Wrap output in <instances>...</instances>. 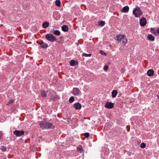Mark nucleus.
<instances>
[{
    "label": "nucleus",
    "mask_w": 159,
    "mask_h": 159,
    "mask_svg": "<svg viewBox=\"0 0 159 159\" xmlns=\"http://www.w3.org/2000/svg\"><path fill=\"white\" fill-rule=\"evenodd\" d=\"M10 104V100H9L8 102V103L7 104V105H8L9 104Z\"/></svg>",
    "instance_id": "obj_31"
},
{
    "label": "nucleus",
    "mask_w": 159,
    "mask_h": 159,
    "mask_svg": "<svg viewBox=\"0 0 159 159\" xmlns=\"http://www.w3.org/2000/svg\"><path fill=\"white\" fill-rule=\"evenodd\" d=\"M77 149L78 151H80V152H81L82 151V148L81 145H79L77 147Z\"/></svg>",
    "instance_id": "obj_21"
},
{
    "label": "nucleus",
    "mask_w": 159,
    "mask_h": 159,
    "mask_svg": "<svg viewBox=\"0 0 159 159\" xmlns=\"http://www.w3.org/2000/svg\"><path fill=\"white\" fill-rule=\"evenodd\" d=\"M73 107L76 110H79L81 108V104L79 102H76L74 104Z\"/></svg>",
    "instance_id": "obj_9"
},
{
    "label": "nucleus",
    "mask_w": 159,
    "mask_h": 159,
    "mask_svg": "<svg viewBox=\"0 0 159 159\" xmlns=\"http://www.w3.org/2000/svg\"><path fill=\"white\" fill-rule=\"evenodd\" d=\"M74 100V97L71 96V97L69 99V102L71 103L73 102Z\"/></svg>",
    "instance_id": "obj_23"
},
{
    "label": "nucleus",
    "mask_w": 159,
    "mask_h": 159,
    "mask_svg": "<svg viewBox=\"0 0 159 159\" xmlns=\"http://www.w3.org/2000/svg\"><path fill=\"white\" fill-rule=\"evenodd\" d=\"M147 38L148 39L151 41H153L154 40L155 38L154 37L152 34H149Z\"/></svg>",
    "instance_id": "obj_15"
},
{
    "label": "nucleus",
    "mask_w": 159,
    "mask_h": 159,
    "mask_svg": "<svg viewBox=\"0 0 159 159\" xmlns=\"http://www.w3.org/2000/svg\"><path fill=\"white\" fill-rule=\"evenodd\" d=\"M40 125L41 128L43 129H48L54 128L55 127V126L52 123L45 120H42L40 121Z\"/></svg>",
    "instance_id": "obj_1"
},
{
    "label": "nucleus",
    "mask_w": 159,
    "mask_h": 159,
    "mask_svg": "<svg viewBox=\"0 0 159 159\" xmlns=\"http://www.w3.org/2000/svg\"><path fill=\"white\" fill-rule=\"evenodd\" d=\"M98 24L100 25L103 26L105 24V22L103 21H101L98 22Z\"/></svg>",
    "instance_id": "obj_24"
},
{
    "label": "nucleus",
    "mask_w": 159,
    "mask_h": 159,
    "mask_svg": "<svg viewBox=\"0 0 159 159\" xmlns=\"http://www.w3.org/2000/svg\"><path fill=\"white\" fill-rule=\"evenodd\" d=\"M55 4L58 7H60L61 6V2L60 0H56L55 1Z\"/></svg>",
    "instance_id": "obj_20"
},
{
    "label": "nucleus",
    "mask_w": 159,
    "mask_h": 159,
    "mask_svg": "<svg viewBox=\"0 0 159 159\" xmlns=\"http://www.w3.org/2000/svg\"><path fill=\"white\" fill-rule=\"evenodd\" d=\"M133 14L136 17H139L142 14V12L140 10V8L139 7H137L134 8L133 11Z\"/></svg>",
    "instance_id": "obj_3"
},
{
    "label": "nucleus",
    "mask_w": 159,
    "mask_h": 159,
    "mask_svg": "<svg viewBox=\"0 0 159 159\" xmlns=\"http://www.w3.org/2000/svg\"><path fill=\"white\" fill-rule=\"evenodd\" d=\"M53 34L57 36H59L61 33L58 30H55L53 31Z\"/></svg>",
    "instance_id": "obj_18"
},
{
    "label": "nucleus",
    "mask_w": 159,
    "mask_h": 159,
    "mask_svg": "<svg viewBox=\"0 0 159 159\" xmlns=\"http://www.w3.org/2000/svg\"><path fill=\"white\" fill-rule=\"evenodd\" d=\"M140 146L141 148H144L146 147V145L145 143H141Z\"/></svg>",
    "instance_id": "obj_25"
},
{
    "label": "nucleus",
    "mask_w": 159,
    "mask_h": 159,
    "mask_svg": "<svg viewBox=\"0 0 159 159\" xmlns=\"http://www.w3.org/2000/svg\"><path fill=\"white\" fill-rule=\"evenodd\" d=\"M147 74L149 76H152L154 75V71L152 69L149 70L147 71Z\"/></svg>",
    "instance_id": "obj_11"
},
{
    "label": "nucleus",
    "mask_w": 159,
    "mask_h": 159,
    "mask_svg": "<svg viewBox=\"0 0 159 159\" xmlns=\"http://www.w3.org/2000/svg\"><path fill=\"white\" fill-rule=\"evenodd\" d=\"M2 133L0 131V139H1L2 136Z\"/></svg>",
    "instance_id": "obj_29"
},
{
    "label": "nucleus",
    "mask_w": 159,
    "mask_h": 159,
    "mask_svg": "<svg viewBox=\"0 0 159 159\" xmlns=\"http://www.w3.org/2000/svg\"><path fill=\"white\" fill-rule=\"evenodd\" d=\"M114 103H112L111 102H107L105 106V107H107L109 109H111L114 107Z\"/></svg>",
    "instance_id": "obj_7"
},
{
    "label": "nucleus",
    "mask_w": 159,
    "mask_h": 159,
    "mask_svg": "<svg viewBox=\"0 0 159 159\" xmlns=\"http://www.w3.org/2000/svg\"><path fill=\"white\" fill-rule=\"evenodd\" d=\"M129 10V7L128 6L124 7L121 10V11L124 12H128Z\"/></svg>",
    "instance_id": "obj_12"
},
{
    "label": "nucleus",
    "mask_w": 159,
    "mask_h": 159,
    "mask_svg": "<svg viewBox=\"0 0 159 159\" xmlns=\"http://www.w3.org/2000/svg\"><path fill=\"white\" fill-rule=\"evenodd\" d=\"M13 102V100H11V103L12 102Z\"/></svg>",
    "instance_id": "obj_32"
},
{
    "label": "nucleus",
    "mask_w": 159,
    "mask_h": 159,
    "mask_svg": "<svg viewBox=\"0 0 159 159\" xmlns=\"http://www.w3.org/2000/svg\"><path fill=\"white\" fill-rule=\"evenodd\" d=\"M45 37L47 40L51 42H53L57 40L56 37L51 34H46Z\"/></svg>",
    "instance_id": "obj_4"
},
{
    "label": "nucleus",
    "mask_w": 159,
    "mask_h": 159,
    "mask_svg": "<svg viewBox=\"0 0 159 159\" xmlns=\"http://www.w3.org/2000/svg\"><path fill=\"white\" fill-rule=\"evenodd\" d=\"M49 25L48 22H45L43 24V26L44 28H46Z\"/></svg>",
    "instance_id": "obj_19"
},
{
    "label": "nucleus",
    "mask_w": 159,
    "mask_h": 159,
    "mask_svg": "<svg viewBox=\"0 0 159 159\" xmlns=\"http://www.w3.org/2000/svg\"><path fill=\"white\" fill-rule=\"evenodd\" d=\"M40 44L41 45V47L43 48H46L48 47V44L47 43H43V42L40 43Z\"/></svg>",
    "instance_id": "obj_14"
},
{
    "label": "nucleus",
    "mask_w": 159,
    "mask_h": 159,
    "mask_svg": "<svg viewBox=\"0 0 159 159\" xmlns=\"http://www.w3.org/2000/svg\"><path fill=\"white\" fill-rule=\"evenodd\" d=\"M80 92V90L78 88H75L73 89V93L74 95H78Z\"/></svg>",
    "instance_id": "obj_8"
},
{
    "label": "nucleus",
    "mask_w": 159,
    "mask_h": 159,
    "mask_svg": "<svg viewBox=\"0 0 159 159\" xmlns=\"http://www.w3.org/2000/svg\"><path fill=\"white\" fill-rule=\"evenodd\" d=\"M70 65L71 66H74L77 65L78 64L77 61H75V60H72L70 61Z\"/></svg>",
    "instance_id": "obj_10"
},
{
    "label": "nucleus",
    "mask_w": 159,
    "mask_h": 159,
    "mask_svg": "<svg viewBox=\"0 0 159 159\" xmlns=\"http://www.w3.org/2000/svg\"><path fill=\"white\" fill-rule=\"evenodd\" d=\"M108 69V66L107 65H105L103 67L104 70L105 71H107Z\"/></svg>",
    "instance_id": "obj_28"
},
{
    "label": "nucleus",
    "mask_w": 159,
    "mask_h": 159,
    "mask_svg": "<svg viewBox=\"0 0 159 159\" xmlns=\"http://www.w3.org/2000/svg\"><path fill=\"white\" fill-rule=\"evenodd\" d=\"M157 32L159 34V27L157 29Z\"/></svg>",
    "instance_id": "obj_30"
},
{
    "label": "nucleus",
    "mask_w": 159,
    "mask_h": 159,
    "mask_svg": "<svg viewBox=\"0 0 159 159\" xmlns=\"http://www.w3.org/2000/svg\"><path fill=\"white\" fill-rule=\"evenodd\" d=\"M61 29L62 31L64 32H67L68 31L69 29L68 26L67 25H63L61 27Z\"/></svg>",
    "instance_id": "obj_13"
},
{
    "label": "nucleus",
    "mask_w": 159,
    "mask_h": 159,
    "mask_svg": "<svg viewBox=\"0 0 159 159\" xmlns=\"http://www.w3.org/2000/svg\"><path fill=\"white\" fill-rule=\"evenodd\" d=\"M84 135L86 138H88L89 136V133H86L84 134Z\"/></svg>",
    "instance_id": "obj_27"
},
{
    "label": "nucleus",
    "mask_w": 159,
    "mask_h": 159,
    "mask_svg": "<svg viewBox=\"0 0 159 159\" xmlns=\"http://www.w3.org/2000/svg\"><path fill=\"white\" fill-rule=\"evenodd\" d=\"M147 23L146 20L144 17H142L140 20V25L142 26L146 25Z\"/></svg>",
    "instance_id": "obj_6"
},
{
    "label": "nucleus",
    "mask_w": 159,
    "mask_h": 159,
    "mask_svg": "<svg viewBox=\"0 0 159 159\" xmlns=\"http://www.w3.org/2000/svg\"><path fill=\"white\" fill-rule=\"evenodd\" d=\"M92 55L90 54H88L85 53H82V56L85 57H90Z\"/></svg>",
    "instance_id": "obj_22"
},
{
    "label": "nucleus",
    "mask_w": 159,
    "mask_h": 159,
    "mask_svg": "<svg viewBox=\"0 0 159 159\" xmlns=\"http://www.w3.org/2000/svg\"><path fill=\"white\" fill-rule=\"evenodd\" d=\"M41 95L42 97H46L47 96V94L46 91L44 90H42L41 92Z\"/></svg>",
    "instance_id": "obj_16"
},
{
    "label": "nucleus",
    "mask_w": 159,
    "mask_h": 159,
    "mask_svg": "<svg viewBox=\"0 0 159 159\" xmlns=\"http://www.w3.org/2000/svg\"><path fill=\"white\" fill-rule=\"evenodd\" d=\"M115 39L118 43H120L122 40L123 43L124 44H125L127 42L125 36L124 35L118 34L115 37Z\"/></svg>",
    "instance_id": "obj_2"
},
{
    "label": "nucleus",
    "mask_w": 159,
    "mask_h": 159,
    "mask_svg": "<svg viewBox=\"0 0 159 159\" xmlns=\"http://www.w3.org/2000/svg\"><path fill=\"white\" fill-rule=\"evenodd\" d=\"M24 131L23 130H16L14 132V134L16 136L20 137L24 134Z\"/></svg>",
    "instance_id": "obj_5"
},
{
    "label": "nucleus",
    "mask_w": 159,
    "mask_h": 159,
    "mask_svg": "<svg viewBox=\"0 0 159 159\" xmlns=\"http://www.w3.org/2000/svg\"><path fill=\"white\" fill-rule=\"evenodd\" d=\"M111 93L112 97L114 98L116 96L117 92L116 90H114Z\"/></svg>",
    "instance_id": "obj_17"
},
{
    "label": "nucleus",
    "mask_w": 159,
    "mask_h": 159,
    "mask_svg": "<svg viewBox=\"0 0 159 159\" xmlns=\"http://www.w3.org/2000/svg\"><path fill=\"white\" fill-rule=\"evenodd\" d=\"M100 53L102 55H106V53L105 52L103 51L102 50H100Z\"/></svg>",
    "instance_id": "obj_26"
}]
</instances>
